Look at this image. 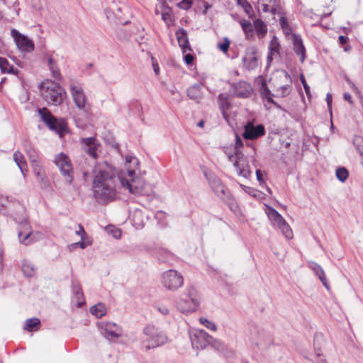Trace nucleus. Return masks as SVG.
<instances>
[{"label": "nucleus", "mask_w": 363, "mask_h": 363, "mask_svg": "<svg viewBox=\"0 0 363 363\" xmlns=\"http://www.w3.org/2000/svg\"><path fill=\"white\" fill-rule=\"evenodd\" d=\"M93 196L100 203L112 201L116 196L120 177L115 175L112 166L106 162L97 163L93 169Z\"/></svg>", "instance_id": "1"}, {"label": "nucleus", "mask_w": 363, "mask_h": 363, "mask_svg": "<svg viewBox=\"0 0 363 363\" xmlns=\"http://www.w3.org/2000/svg\"><path fill=\"white\" fill-rule=\"evenodd\" d=\"M41 96L50 105H60L66 94L64 89L53 81H45L40 86Z\"/></svg>", "instance_id": "2"}, {"label": "nucleus", "mask_w": 363, "mask_h": 363, "mask_svg": "<svg viewBox=\"0 0 363 363\" xmlns=\"http://www.w3.org/2000/svg\"><path fill=\"white\" fill-rule=\"evenodd\" d=\"M144 337L142 341L146 350L160 347L167 342V336L153 325H147L143 328Z\"/></svg>", "instance_id": "3"}, {"label": "nucleus", "mask_w": 363, "mask_h": 363, "mask_svg": "<svg viewBox=\"0 0 363 363\" xmlns=\"http://www.w3.org/2000/svg\"><path fill=\"white\" fill-rule=\"evenodd\" d=\"M135 172L133 169H128L127 175H124L123 173L119 174L120 185L133 194L142 195L145 189V181L142 177H135Z\"/></svg>", "instance_id": "4"}, {"label": "nucleus", "mask_w": 363, "mask_h": 363, "mask_svg": "<svg viewBox=\"0 0 363 363\" xmlns=\"http://www.w3.org/2000/svg\"><path fill=\"white\" fill-rule=\"evenodd\" d=\"M247 337L252 347L259 350L267 349L272 342L269 335L257 325H252L249 328Z\"/></svg>", "instance_id": "5"}, {"label": "nucleus", "mask_w": 363, "mask_h": 363, "mask_svg": "<svg viewBox=\"0 0 363 363\" xmlns=\"http://www.w3.org/2000/svg\"><path fill=\"white\" fill-rule=\"evenodd\" d=\"M199 303V301L196 290L194 288H189L178 299L177 307L181 313H188L196 311Z\"/></svg>", "instance_id": "6"}, {"label": "nucleus", "mask_w": 363, "mask_h": 363, "mask_svg": "<svg viewBox=\"0 0 363 363\" xmlns=\"http://www.w3.org/2000/svg\"><path fill=\"white\" fill-rule=\"evenodd\" d=\"M66 183L71 184L74 177V170L69 157L63 152L57 154L54 159Z\"/></svg>", "instance_id": "7"}, {"label": "nucleus", "mask_w": 363, "mask_h": 363, "mask_svg": "<svg viewBox=\"0 0 363 363\" xmlns=\"http://www.w3.org/2000/svg\"><path fill=\"white\" fill-rule=\"evenodd\" d=\"M70 94L77 108L86 115L90 110L86 96L80 84L71 83L69 85Z\"/></svg>", "instance_id": "8"}, {"label": "nucleus", "mask_w": 363, "mask_h": 363, "mask_svg": "<svg viewBox=\"0 0 363 363\" xmlns=\"http://www.w3.org/2000/svg\"><path fill=\"white\" fill-rule=\"evenodd\" d=\"M162 286L169 291H175L183 285V276L174 269H169L163 272L161 277Z\"/></svg>", "instance_id": "9"}, {"label": "nucleus", "mask_w": 363, "mask_h": 363, "mask_svg": "<svg viewBox=\"0 0 363 363\" xmlns=\"http://www.w3.org/2000/svg\"><path fill=\"white\" fill-rule=\"evenodd\" d=\"M18 236L22 244L28 245L42 238L43 235L38 231L33 232L30 225L25 222L21 224Z\"/></svg>", "instance_id": "10"}, {"label": "nucleus", "mask_w": 363, "mask_h": 363, "mask_svg": "<svg viewBox=\"0 0 363 363\" xmlns=\"http://www.w3.org/2000/svg\"><path fill=\"white\" fill-rule=\"evenodd\" d=\"M233 164L239 176L246 179L251 176L248 161L240 151H236L235 160Z\"/></svg>", "instance_id": "11"}, {"label": "nucleus", "mask_w": 363, "mask_h": 363, "mask_svg": "<svg viewBox=\"0 0 363 363\" xmlns=\"http://www.w3.org/2000/svg\"><path fill=\"white\" fill-rule=\"evenodd\" d=\"M259 59L257 49L254 46L248 47L242 57L244 67L248 70L255 69L259 65Z\"/></svg>", "instance_id": "12"}, {"label": "nucleus", "mask_w": 363, "mask_h": 363, "mask_svg": "<svg viewBox=\"0 0 363 363\" xmlns=\"http://www.w3.org/2000/svg\"><path fill=\"white\" fill-rule=\"evenodd\" d=\"M190 339L193 347L203 350L208 345L209 341L212 340V336L203 330H195L190 334Z\"/></svg>", "instance_id": "13"}, {"label": "nucleus", "mask_w": 363, "mask_h": 363, "mask_svg": "<svg viewBox=\"0 0 363 363\" xmlns=\"http://www.w3.org/2000/svg\"><path fill=\"white\" fill-rule=\"evenodd\" d=\"M11 33L18 48L21 52H30L34 50L35 45L33 42L27 36L20 33L16 29H12Z\"/></svg>", "instance_id": "14"}, {"label": "nucleus", "mask_w": 363, "mask_h": 363, "mask_svg": "<svg viewBox=\"0 0 363 363\" xmlns=\"http://www.w3.org/2000/svg\"><path fill=\"white\" fill-rule=\"evenodd\" d=\"M38 113L50 130L59 133L62 132L64 126L58 123L56 118L52 115L48 108H43L38 109Z\"/></svg>", "instance_id": "15"}, {"label": "nucleus", "mask_w": 363, "mask_h": 363, "mask_svg": "<svg viewBox=\"0 0 363 363\" xmlns=\"http://www.w3.org/2000/svg\"><path fill=\"white\" fill-rule=\"evenodd\" d=\"M211 185L217 196L224 200L232 208L235 203L234 199L230 195H226L227 189L221 181L219 179H215L211 182Z\"/></svg>", "instance_id": "16"}, {"label": "nucleus", "mask_w": 363, "mask_h": 363, "mask_svg": "<svg viewBox=\"0 0 363 363\" xmlns=\"http://www.w3.org/2000/svg\"><path fill=\"white\" fill-rule=\"evenodd\" d=\"M83 150L94 159L98 157L97 151L99 143L94 137L84 138L80 140Z\"/></svg>", "instance_id": "17"}, {"label": "nucleus", "mask_w": 363, "mask_h": 363, "mask_svg": "<svg viewBox=\"0 0 363 363\" xmlns=\"http://www.w3.org/2000/svg\"><path fill=\"white\" fill-rule=\"evenodd\" d=\"M101 334L108 340L117 338L121 335V328L113 323H102L100 324Z\"/></svg>", "instance_id": "18"}, {"label": "nucleus", "mask_w": 363, "mask_h": 363, "mask_svg": "<svg viewBox=\"0 0 363 363\" xmlns=\"http://www.w3.org/2000/svg\"><path fill=\"white\" fill-rule=\"evenodd\" d=\"M265 133L264 128L262 125L255 126L252 123H248L245 126V130L242 134L244 138L254 140Z\"/></svg>", "instance_id": "19"}, {"label": "nucleus", "mask_w": 363, "mask_h": 363, "mask_svg": "<svg viewBox=\"0 0 363 363\" xmlns=\"http://www.w3.org/2000/svg\"><path fill=\"white\" fill-rule=\"evenodd\" d=\"M308 266L310 269H311L314 272V273L318 277L320 281L322 282L323 286L327 289H329L330 286L325 277L324 270L323 269L321 266L313 261L308 262Z\"/></svg>", "instance_id": "20"}, {"label": "nucleus", "mask_w": 363, "mask_h": 363, "mask_svg": "<svg viewBox=\"0 0 363 363\" xmlns=\"http://www.w3.org/2000/svg\"><path fill=\"white\" fill-rule=\"evenodd\" d=\"M176 36L177 38L179 45L182 48L183 52H186L188 50H191L189 46L187 33L184 29L180 28L179 30H177L176 32Z\"/></svg>", "instance_id": "21"}, {"label": "nucleus", "mask_w": 363, "mask_h": 363, "mask_svg": "<svg viewBox=\"0 0 363 363\" xmlns=\"http://www.w3.org/2000/svg\"><path fill=\"white\" fill-rule=\"evenodd\" d=\"M44 60H46L49 69L52 73V77L59 79L61 77L60 71L57 67L56 60L53 58L52 55L49 53L44 55Z\"/></svg>", "instance_id": "22"}, {"label": "nucleus", "mask_w": 363, "mask_h": 363, "mask_svg": "<svg viewBox=\"0 0 363 363\" xmlns=\"http://www.w3.org/2000/svg\"><path fill=\"white\" fill-rule=\"evenodd\" d=\"M265 206L267 208L265 212L274 225H277L279 228L281 224L286 222L284 218L275 209L268 205Z\"/></svg>", "instance_id": "23"}, {"label": "nucleus", "mask_w": 363, "mask_h": 363, "mask_svg": "<svg viewBox=\"0 0 363 363\" xmlns=\"http://www.w3.org/2000/svg\"><path fill=\"white\" fill-rule=\"evenodd\" d=\"M293 46L295 53L300 57L301 62H303L306 59V49L300 37H294Z\"/></svg>", "instance_id": "24"}, {"label": "nucleus", "mask_w": 363, "mask_h": 363, "mask_svg": "<svg viewBox=\"0 0 363 363\" xmlns=\"http://www.w3.org/2000/svg\"><path fill=\"white\" fill-rule=\"evenodd\" d=\"M269 52L267 56V61L269 62H271L273 57H277L279 56L280 45L276 36H274L272 39L270 40L269 45Z\"/></svg>", "instance_id": "25"}, {"label": "nucleus", "mask_w": 363, "mask_h": 363, "mask_svg": "<svg viewBox=\"0 0 363 363\" xmlns=\"http://www.w3.org/2000/svg\"><path fill=\"white\" fill-rule=\"evenodd\" d=\"M240 24L245 33V38L249 40L255 39L254 26L251 22L246 19H242L240 21Z\"/></svg>", "instance_id": "26"}, {"label": "nucleus", "mask_w": 363, "mask_h": 363, "mask_svg": "<svg viewBox=\"0 0 363 363\" xmlns=\"http://www.w3.org/2000/svg\"><path fill=\"white\" fill-rule=\"evenodd\" d=\"M13 160L20 169L23 176L28 172L27 163L23 155L20 151H16L13 155Z\"/></svg>", "instance_id": "27"}, {"label": "nucleus", "mask_w": 363, "mask_h": 363, "mask_svg": "<svg viewBox=\"0 0 363 363\" xmlns=\"http://www.w3.org/2000/svg\"><path fill=\"white\" fill-rule=\"evenodd\" d=\"M251 86L245 82H240L235 87L236 95L239 97L247 98L250 96Z\"/></svg>", "instance_id": "28"}, {"label": "nucleus", "mask_w": 363, "mask_h": 363, "mask_svg": "<svg viewBox=\"0 0 363 363\" xmlns=\"http://www.w3.org/2000/svg\"><path fill=\"white\" fill-rule=\"evenodd\" d=\"M254 32L255 31L259 38H264L267 33V27L265 23L261 19H256L253 21Z\"/></svg>", "instance_id": "29"}, {"label": "nucleus", "mask_w": 363, "mask_h": 363, "mask_svg": "<svg viewBox=\"0 0 363 363\" xmlns=\"http://www.w3.org/2000/svg\"><path fill=\"white\" fill-rule=\"evenodd\" d=\"M24 150L30 160L31 164L39 162V157L35 150L27 142L23 145Z\"/></svg>", "instance_id": "30"}, {"label": "nucleus", "mask_w": 363, "mask_h": 363, "mask_svg": "<svg viewBox=\"0 0 363 363\" xmlns=\"http://www.w3.org/2000/svg\"><path fill=\"white\" fill-rule=\"evenodd\" d=\"M0 69L3 73L16 74L18 72V69L14 68L7 59L1 57H0Z\"/></svg>", "instance_id": "31"}, {"label": "nucleus", "mask_w": 363, "mask_h": 363, "mask_svg": "<svg viewBox=\"0 0 363 363\" xmlns=\"http://www.w3.org/2000/svg\"><path fill=\"white\" fill-rule=\"evenodd\" d=\"M22 271L25 276L32 277L35 274L36 268L34 264L29 260H23Z\"/></svg>", "instance_id": "32"}, {"label": "nucleus", "mask_w": 363, "mask_h": 363, "mask_svg": "<svg viewBox=\"0 0 363 363\" xmlns=\"http://www.w3.org/2000/svg\"><path fill=\"white\" fill-rule=\"evenodd\" d=\"M90 313L96 318H100L106 315V308L103 303H99L90 308Z\"/></svg>", "instance_id": "33"}, {"label": "nucleus", "mask_w": 363, "mask_h": 363, "mask_svg": "<svg viewBox=\"0 0 363 363\" xmlns=\"http://www.w3.org/2000/svg\"><path fill=\"white\" fill-rule=\"evenodd\" d=\"M260 94L262 99H265L268 103L275 104V102L272 97V94L271 93V91L267 87V84L264 81H262L260 86Z\"/></svg>", "instance_id": "34"}, {"label": "nucleus", "mask_w": 363, "mask_h": 363, "mask_svg": "<svg viewBox=\"0 0 363 363\" xmlns=\"http://www.w3.org/2000/svg\"><path fill=\"white\" fill-rule=\"evenodd\" d=\"M72 291L75 296L76 299L78 301V306H81L83 304V293L82 291V288L77 282L73 281L72 285Z\"/></svg>", "instance_id": "35"}, {"label": "nucleus", "mask_w": 363, "mask_h": 363, "mask_svg": "<svg viewBox=\"0 0 363 363\" xmlns=\"http://www.w3.org/2000/svg\"><path fill=\"white\" fill-rule=\"evenodd\" d=\"M201 88L199 85H194L187 90V96L194 100H197L201 98Z\"/></svg>", "instance_id": "36"}, {"label": "nucleus", "mask_w": 363, "mask_h": 363, "mask_svg": "<svg viewBox=\"0 0 363 363\" xmlns=\"http://www.w3.org/2000/svg\"><path fill=\"white\" fill-rule=\"evenodd\" d=\"M40 321L38 318H33L28 319L26 322L24 329L28 331H33L38 328Z\"/></svg>", "instance_id": "37"}, {"label": "nucleus", "mask_w": 363, "mask_h": 363, "mask_svg": "<svg viewBox=\"0 0 363 363\" xmlns=\"http://www.w3.org/2000/svg\"><path fill=\"white\" fill-rule=\"evenodd\" d=\"M279 228L286 238H287V239L293 238L292 230L291 229L289 225L286 222H284L283 224H281L279 227Z\"/></svg>", "instance_id": "38"}, {"label": "nucleus", "mask_w": 363, "mask_h": 363, "mask_svg": "<svg viewBox=\"0 0 363 363\" xmlns=\"http://www.w3.org/2000/svg\"><path fill=\"white\" fill-rule=\"evenodd\" d=\"M291 89V87L290 84H286L284 86H281L276 90L275 96L284 97L289 94Z\"/></svg>", "instance_id": "39"}, {"label": "nucleus", "mask_w": 363, "mask_h": 363, "mask_svg": "<svg viewBox=\"0 0 363 363\" xmlns=\"http://www.w3.org/2000/svg\"><path fill=\"white\" fill-rule=\"evenodd\" d=\"M353 145L360 155H363V138L359 135L354 136Z\"/></svg>", "instance_id": "40"}, {"label": "nucleus", "mask_w": 363, "mask_h": 363, "mask_svg": "<svg viewBox=\"0 0 363 363\" xmlns=\"http://www.w3.org/2000/svg\"><path fill=\"white\" fill-rule=\"evenodd\" d=\"M348 175V171L345 167H339L336 169V177L342 182L347 180Z\"/></svg>", "instance_id": "41"}, {"label": "nucleus", "mask_w": 363, "mask_h": 363, "mask_svg": "<svg viewBox=\"0 0 363 363\" xmlns=\"http://www.w3.org/2000/svg\"><path fill=\"white\" fill-rule=\"evenodd\" d=\"M199 322H200L201 324H202L206 328H208V330H210L211 331L216 332L217 330L216 325L213 322L208 320L206 318L201 317L199 318Z\"/></svg>", "instance_id": "42"}, {"label": "nucleus", "mask_w": 363, "mask_h": 363, "mask_svg": "<svg viewBox=\"0 0 363 363\" xmlns=\"http://www.w3.org/2000/svg\"><path fill=\"white\" fill-rule=\"evenodd\" d=\"M237 3L239 6H242L245 12L252 18L251 13L252 12V7L247 0H237Z\"/></svg>", "instance_id": "43"}, {"label": "nucleus", "mask_w": 363, "mask_h": 363, "mask_svg": "<svg viewBox=\"0 0 363 363\" xmlns=\"http://www.w3.org/2000/svg\"><path fill=\"white\" fill-rule=\"evenodd\" d=\"M35 174L38 179L43 180L45 177V172L40 164V162L32 164Z\"/></svg>", "instance_id": "44"}, {"label": "nucleus", "mask_w": 363, "mask_h": 363, "mask_svg": "<svg viewBox=\"0 0 363 363\" xmlns=\"http://www.w3.org/2000/svg\"><path fill=\"white\" fill-rule=\"evenodd\" d=\"M218 99L220 101V106L223 112V116L224 118H227L225 110L228 108L229 103L226 98H223L222 94L219 95Z\"/></svg>", "instance_id": "45"}, {"label": "nucleus", "mask_w": 363, "mask_h": 363, "mask_svg": "<svg viewBox=\"0 0 363 363\" xmlns=\"http://www.w3.org/2000/svg\"><path fill=\"white\" fill-rule=\"evenodd\" d=\"M208 345H211L212 347H213L214 349H216L218 351H223L225 349L224 344L221 341L216 340V339L213 338V337H212V340H211V341H209Z\"/></svg>", "instance_id": "46"}, {"label": "nucleus", "mask_w": 363, "mask_h": 363, "mask_svg": "<svg viewBox=\"0 0 363 363\" xmlns=\"http://www.w3.org/2000/svg\"><path fill=\"white\" fill-rule=\"evenodd\" d=\"M172 257V255L167 250H161L159 255V259L161 262H169Z\"/></svg>", "instance_id": "47"}, {"label": "nucleus", "mask_w": 363, "mask_h": 363, "mask_svg": "<svg viewBox=\"0 0 363 363\" xmlns=\"http://www.w3.org/2000/svg\"><path fill=\"white\" fill-rule=\"evenodd\" d=\"M241 188L248 194H250L252 197H257L259 195V191L253 188L245 186L243 184H240Z\"/></svg>", "instance_id": "48"}, {"label": "nucleus", "mask_w": 363, "mask_h": 363, "mask_svg": "<svg viewBox=\"0 0 363 363\" xmlns=\"http://www.w3.org/2000/svg\"><path fill=\"white\" fill-rule=\"evenodd\" d=\"M230 43V40L227 38H225L223 43L218 44V48L222 52H227L229 49Z\"/></svg>", "instance_id": "49"}, {"label": "nucleus", "mask_w": 363, "mask_h": 363, "mask_svg": "<svg viewBox=\"0 0 363 363\" xmlns=\"http://www.w3.org/2000/svg\"><path fill=\"white\" fill-rule=\"evenodd\" d=\"M263 12L271 11L273 14L276 13V9L274 7V5L266 4H258Z\"/></svg>", "instance_id": "50"}, {"label": "nucleus", "mask_w": 363, "mask_h": 363, "mask_svg": "<svg viewBox=\"0 0 363 363\" xmlns=\"http://www.w3.org/2000/svg\"><path fill=\"white\" fill-rule=\"evenodd\" d=\"M279 23H280L281 27L282 28V29L284 31L288 33L290 30L287 19L285 17H284V16L280 17Z\"/></svg>", "instance_id": "51"}, {"label": "nucleus", "mask_w": 363, "mask_h": 363, "mask_svg": "<svg viewBox=\"0 0 363 363\" xmlns=\"http://www.w3.org/2000/svg\"><path fill=\"white\" fill-rule=\"evenodd\" d=\"M108 230L112 234V235L115 238H119L121 236V230H119L118 228H116L113 226L108 227Z\"/></svg>", "instance_id": "52"}, {"label": "nucleus", "mask_w": 363, "mask_h": 363, "mask_svg": "<svg viewBox=\"0 0 363 363\" xmlns=\"http://www.w3.org/2000/svg\"><path fill=\"white\" fill-rule=\"evenodd\" d=\"M300 79H301V83L303 86L306 94H307L308 96H310V86L307 84L305 77H303V74H301Z\"/></svg>", "instance_id": "53"}, {"label": "nucleus", "mask_w": 363, "mask_h": 363, "mask_svg": "<svg viewBox=\"0 0 363 363\" xmlns=\"http://www.w3.org/2000/svg\"><path fill=\"white\" fill-rule=\"evenodd\" d=\"M192 4V0H182L180 2L179 6L183 9H189Z\"/></svg>", "instance_id": "54"}, {"label": "nucleus", "mask_w": 363, "mask_h": 363, "mask_svg": "<svg viewBox=\"0 0 363 363\" xmlns=\"http://www.w3.org/2000/svg\"><path fill=\"white\" fill-rule=\"evenodd\" d=\"M225 153L227 155L229 161L233 163L235 160V150H234L233 152H229L226 150Z\"/></svg>", "instance_id": "55"}, {"label": "nucleus", "mask_w": 363, "mask_h": 363, "mask_svg": "<svg viewBox=\"0 0 363 363\" xmlns=\"http://www.w3.org/2000/svg\"><path fill=\"white\" fill-rule=\"evenodd\" d=\"M242 146V140L240 139V138L238 135H236V141H235V152L240 151L239 148L241 147Z\"/></svg>", "instance_id": "56"}, {"label": "nucleus", "mask_w": 363, "mask_h": 363, "mask_svg": "<svg viewBox=\"0 0 363 363\" xmlns=\"http://www.w3.org/2000/svg\"><path fill=\"white\" fill-rule=\"evenodd\" d=\"M157 309L162 315H167V314H169V311L167 308V307H166L164 306H159L157 307Z\"/></svg>", "instance_id": "57"}, {"label": "nucleus", "mask_w": 363, "mask_h": 363, "mask_svg": "<svg viewBox=\"0 0 363 363\" xmlns=\"http://www.w3.org/2000/svg\"><path fill=\"white\" fill-rule=\"evenodd\" d=\"M76 233L81 236L82 240H84L86 236V233L81 224L79 225V230L76 231Z\"/></svg>", "instance_id": "58"}, {"label": "nucleus", "mask_w": 363, "mask_h": 363, "mask_svg": "<svg viewBox=\"0 0 363 363\" xmlns=\"http://www.w3.org/2000/svg\"><path fill=\"white\" fill-rule=\"evenodd\" d=\"M184 60L187 65H190L193 62L194 56L191 54H187L184 56Z\"/></svg>", "instance_id": "59"}, {"label": "nucleus", "mask_w": 363, "mask_h": 363, "mask_svg": "<svg viewBox=\"0 0 363 363\" xmlns=\"http://www.w3.org/2000/svg\"><path fill=\"white\" fill-rule=\"evenodd\" d=\"M125 161H126V162H128V163L134 162L136 164H138V161L137 158H135L133 156H130V155H127L125 157Z\"/></svg>", "instance_id": "60"}, {"label": "nucleus", "mask_w": 363, "mask_h": 363, "mask_svg": "<svg viewBox=\"0 0 363 363\" xmlns=\"http://www.w3.org/2000/svg\"><path fill=\"white\" fill-rule=\"evenodd\" d=\"M347 82L350 86V88L352 89V90L354 92H355L357 94L359 93L358 88L356 86V85L352 82H351L350 79H347Z\"/></svg>", "instance_id": "61"}, {"label": "nucleus", "mask_w": 363, "mask_h": 363, "mask_svg": "<svg viewBox=\"0 0 363 363\" xmlns=\"http://www.w3.org/2000/svg\"><path fill=\"white\" fill-rule=\"evenodd\" d=\"M343 97L345 101H348L350 104H353L352 96L349 93H345Z\"/></svg>", "instance_id": "62"}, {"label": "nucleus", "mask_w": 363, "mask_h": 363, "mask_svg": "<svg viewBox=\"0 0 363 363\" xmlns=\"http://www.w3.org/2000/svg\"><path fill=\"white\" fill-rule=\"evenodd\" d=\"M256 177H257V179L259 182V183H262L264 182L263 178H262V173L261 170L257 169L256 171Z\"/></svg>", "instance_id": "63"}, {"label": "nucleus", "mask_w": 363, "mask_h": 363, "mask_svg": "<svg viewBox=\"0 0 363 363\" xmlns=\"http://www.w3.org/2000/svg\"><path fill=\"white\" fill-rule=\"evenodd\" d=\"M348 40V38L344 35L339 36V42L340 45H345Z\"/></svg>", "instance_id": "64"}]
</instances>
